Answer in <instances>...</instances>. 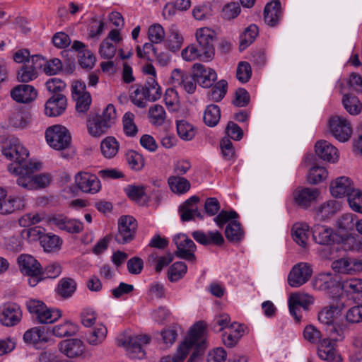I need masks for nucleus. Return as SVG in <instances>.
Here are the masks:
<instances>
[{
    "mask_svg": "<svg viewBox=\"0 0 362 362\" xmlns=\"http://www.w3.org/2000/svg\"><path fill=\"white\" fill-rule=\"evenodd\" d=\"M313 286L317 290L337 294L341 290L340 277L330 273L320 274L313 281Z\"/></svg>",
    "mask_w": 362,
    "mask_h": 362,
    "instance_id": "obj_12",
    "label": "nucleus"
},
{
    "mask_svg": "<svg viewBox=\"0 0 362 362\" xmlns=\"http://www.w3.org/2000/svg\"><path fill=\"white\" fill-rule=\"evenodd\" d=\"M347 322L356 324L362 322V305L349 308L345 315Z\"/></svg>",
    "mask_w": 362,
    "mask_h": 362,
    "instance_id": "obj_64",
    "label": "nucleus"
},
{
    "mask_svg": "<svg viewBox=\"0 0 362 362\" xmlns=\"http://www.w3.org/2000/svg\"><path fill=\"white\" fill-rule=\"evenodd\" d=\"M87 128L92 136L100 137L106 134L110 127L103 122L99 115H97L88 120Z\"/></svg>",
    "mask_w": 362,
    "mask_h": 362,
    "instance_id": "obj_35",
    "label": "nucleus"
},
{
    "mask_svg": "<svg viewBox=\"0 0 362 362\" xmlns=\"http://www.w3.org/2000/svg\"><path fill=\"white\" fill-rule=\"evenodd\" d=\"M182 57L184 60L187 62L196 59H200L205 62L211 60L209 57H205L202 54V52H200V48L194 44L189 45L182 51Z\"/></svg>",
    "mask_w": 362,
    "mask_h": 362,
    "instance_id": "obj_49",
    "label": "nucleus"
},
{
    "mask_svg": "<svg viewBox=\"0 0 362 362\" xmlns=\"http://www.w3.org/2000/svg\"><path fill=\"white\" fill-rule=\"evenodd\" d=\"M76 288V281L71 278L62 279L57 286V293L64 298L71 297Z\"/></svg>",
    "mask_w": 362,
    "mask_h": 362,
    "instance_id": "obj_48",
    "label": "nucleus"
},
{
    "mask_svg": "<svg viewBox=\"0 0 362 362\" xmlns=\"http://www.w3.org/2000/svg\"><path fill=\"white\" fill-rule=\"evenodd\" d=\"M315 241L320 245H331L341 241V237L331 228L325 226H315L313 230Z\"/></svg>",
    "mask_w": 362,
    "mask_h": 362,
    "instance_id": "obj_22",
    "label": "nucleus"
},
{
    "mask_svg": "<svg viewBox=\"0 0 362 362\" xmlns=\"http://www.w3.org/2000/svg\"><path fill=\"white\" fill-rule=\"evenodd\" d=\"M44 214L40 213H28L18 219V223L21 227H29L40 223L44 218Z\"/></svg>",
    "mask_w": 362,
    "mask_h": 362,
    "instance_id": "obj_60",
    "label": "nucleus"
},
{
    "mask_svg": "<svg viewBox=\"0 0 362 362\" xmlns=\"http://www.w3.org/2000/svg\"><path fill=\"white\" fill-rule=\"evenodd\" d=\"M165 33L161 25L155 23L151 25L148 30V37L151 42L160 43L164 40Z\"/></svg>",
    "mask_w": 362,
    "mask_h": 362,
    "instance_id": "obj_58",
    "label": "nucleus"
},
{
    "mask_svg": "<svg viewBox=\"0 0 362 362\" xmlns=\"http://www.w3.org/2000/svg\"><path fill=\"white\" fill-rule=\"evenodd\" d=\"M134 119V115L130 112H126L122 117L123 130L128 136H134L138 132Z\"/></svg>",
    "mask_w": 362,
    "mask_h": 362,
    "instance_id": "obj_56",
    "label": "nucleus"
},
{
    "mask_svg": "<svg viewBox=\"0 0 362 362\" xmlns=\"http://www.w3.org/2000/svg\"><path fill=\"white\" fill-rule=\"evenodd\" d=\"M330 192L334 197L340 198L345 195L349 197L350 193L355 189L351 180L345 176L339 177L330 184Z\"/></svg>",
    "mask_w": 362,
    "mask_h": 362,
    "instance_id": "obj_28",
    "label": "nucleus"
},
{
    "mask_svg": "<svg viewBox=\"0 0 362 362\" xmlns=\"http://www.w3.org/2000/svg\"><path fill=\"white\" fill-rule=\"evenodd\" d=\"M23 340L28 344L36 346L47 342L48 337L44 328L34 327L25 331L23 334Z\"/></svg>",
    "mask_w": 362,
    "mask_h": 362,
    "instance_id": "obj_33",
    "label": "nucleus"
},
{
    "mask_svg": "<svg viewBox=\"0 0 362 362\" xmlns=\"http://www.w3.org/2000/svg\"><path fill=\"white\" fill-rule=\"evenodd\" d=\"M171 81L175 87L181 88L189 94H192L196 90L197 83L194 73L175 69L172 71Z\"/></svg>",
    "mask_w": 362,
    "mask_h": 362,
    "instance_id": "obj_14",
    "label": "nucleus"
},
{
    "mask_svg": "<svg viewBox=\"0 0 362 362\" xmlns=\"http://www.w3.org/2000/svg\"><path fill=\"white\" fill-rule=\"evenodd\" d=\"M342 103L346 110L352 115H358L362 110V105L356 97L344 95Z\"/></svg>",
    "mask_w": 362,
    "mask_h": 362,
    "instance_id": "obj_54",
    "label": "nucleus"
},
{
    "mask_svg": "<svg viewBox=\"0 0 362 362\" xmlns=\"http://www.w3.org/2000/svg\"><path fill=\"white\" fill-rule=\"evenodd\" d=\"M168 184L171 191L177 194H182L190 189L189 182L181 176L173 175L168 180Z\"/></svg>",
    "mask_w": 362,
    "mask_h": 362,
    "instance_id": "obj_39",
    "label": "nucleus"
},
{
    "mask_svg": "<svg viewBox=\"0 0 362 362\" xmlns=\"http://www.w3.org/2000/svg\"><path fill=\"white\" fill-rule=\"evenodd\" d=\"M205 334L206 324L203 321L196 322L191 327L185 341L179 346L176 356H164L160 362H182L192 347L202 348L206 339Z\"/></svg>",
    "mask_w": 362,
    "mask_h": 362,
    "instance_id": "obj_1",
    "label": "nucleus"
},
{
    "mask_svg": "<svg viewBox=\"0 0 362 362\" xmlns=\"http://www.w3.org/2000/svg\"><path fill=\"white\" fill-rule=\"evenodd\" d=\"M173 241L177 247V250L175 252L176 257L189 262H194L196 261L194 252L197 246L186 234L179 233L175 235Z\"/></svg>",
    "mask_w": 362,
    "mask_h": 362,
    "instance_id": "obj_8",
    "label": "nucleus"
},
{
    "mask_svg": "<svg viewBox=\"0 0 362 362\" xmlns=\"http://www.w3.org/2000/svg\"><path fill=\"white\" fill-rule=\"evenodd\" d=\"M62 317V311L59 309L49 308L46 305L37 321L40 324H51Z\"/></svg>",
    "mask_w": 362,
    "mask_h": 362,
    "instance_id": "obj_52",
    "label": "nucleus"
},
{
    "mask_svg": "<svg viewBox=\"0 0 362 362\" xmlns=\"http://www.w3.org/2000/svg\"><path fill=\"white\" fill-rule=\"evenodd\" d=\"M282 11L279 0H273L268 3L264 9V22L271 27H275L279 24L281 18Z\"/></svg>",
    "mask_w": 362,
    "mask_h": 362,
    "instance_id": "obj_30",
    "label": "nucleus"
},
{
    "mask_svg": "<svg viewBox=\"0 0 362 362\" xmlns=\"http://www.w3.org/2000/svg\"><path fill=\"white\" fill-rule=\"evenodd\" d=\"M18 263L21 272L25 275L41 274L40 263L31 255L23 254L18 257Z\"/></svg>",
    "mask_w": 362,
    "mask_h": 362,
    "instance_id": "obj_32",
    "label": "nucleus"
},
{
    "mask_svg": "<svg viewBox=\"0 0 362 362\" xmlns=\"http://www.w3.org/2000/svg\"><path fill=\"white\" fill-rule=\"evenodd\" d=\"M40 168V163H28L24 166L8 165V170L10 173L18 175L17 184L27 189H35V181H33V173Z\"/></svg>",
    "mask_w": 362,
    "mask_h": 362,
    "instance_id": "obj_6",
    "label": "nucleus"
},
{
    "mask_svg": "<svg viewBox=\"0 0 362 362\" xmlns=\"http://www.w3.org/2000/svg\"><path fill=\"white\" fill-rule=\"evenodd\" d=\"M51 225L69 233H79L83 230L81 221L70 218L64 214H55L49 218Z\"/></svg>",
    "mask_w": 362,
    "mask_h": 362,
    "instance_id": "obj_17",
    "label": "nucleus"
},
{
    "mask_svg": "<svg viewBox=\"0 0 362 362\" xmlns=\"http://www.w3.org/2000/svg\"><path fill=\"white\" fill-rule=\"evenodd\" d=\"M40 243L45 251L52 252L58 249L61 246L62 241L59 236L47 233L42 235Z\"/></svg>",
    "mask_w": 362,
    "mask_h": 362,
    "instance_id": "obj_53",
    "label": "nucleus"
},
{
    "mask_svg": "<svg viewBox=\"0 0 362 362\" xmlns=\"http://www.w3.org/2000/svg\"><path fill=\"white\" fill-rule=\"evenodd\" d=\"M327 171L325 168L314 166L310 168L308 175V182L310 184L316 185L325 180L327 177Z\"/></svg>",
    "mask_w": 362,
    "mask_h": 362,
    "instance_id": "obj_57",
    "label": "nucleus"
},
{
    "mask_svg": "<svg viewBox=\"0 0 362 362\" xmlns=\"http://www.w3.org/2000/svg\"><path fill=\"white\" fill-rule=\"evenodd\" d=\"M293 240L302 247H305L308 240V226L303 223H295L291 229Z\"/></svg>",
    "mask_w": 362,
    "mask_h": 362,
    "instance_id": "obj_37",
    "label": "nucleus"
},
{
    "mask_svg": "<svg viewBox=\"0 0 362 362\" xmlns=\"http://www.w3.org/2000/svg\"><path fill=\"white\" fill-rule=\"evenodd\" d=\"M192 69L196 83H198L203 88L211 87L217 79L216 71L213 69L206 67L202 64H194L192 66Z\"/></svg>",
    "mask_w": 362,
    "mask_h": 362,
    "instance_id": "obj_20",
    "label": "nucleus"
},
{
    "mask_svg": "<svg viewBox=\"0 0 362 362\" xmlns=\"http://www.w3.org/2000/svg\"><path fill=\"white\" fill-rule=\"evenodd\" d=\"M199 202V197L194 195L187 199L180 207L179 213L182 221H189L197 217L203 218V215L199 211L197 204Z\"/></svg>",
    "mask_w": 362,
    "mask_h": 362,
    "instance_id": "obj_24",
    "label": "nucleus"
},
{
    "mask_svg": "<svg viewBox=\"0 0 362 362\" xmlns=\"http://www.w3.org/2000/svg\"><path fill=\"white\" fill-rule=\"evenodd\" d=\"M288 300L293 304L297 305L299 308L302 307L305 310H307L313 303V298L308 294L294 293L291 295Z\"/></svg>",
    "mask_w": 362,
    "mask_h": 362,
    "instance_id": "obj_62",
    "label": "nucleus"
},
{
    "mask_svg": "<svg viewBox=\"0 0 362 362\" xmlns=\"http://www.w3.org/2000/svg\"><path fill=\"white\" fill-rule=\"evenodd\" d=\"M137 228L136 219L131 216H122L118 220V231L115 236L119 244H127L135 236Z\"/></svg>",
    "mask_w": 362,
    "mask_h": 362,
    "instance_id": "obj_7",
    "label": "nucleus"
},
{
    "mask_svg": "<svg viewBox=\"0 0 362 362\" xmlns=\"http://www.w3.org/2000/svg\"><path fill=\"white\" fill-rule=\"evenodd\" d=\"M20 307L16 303H7L0 307V322L6 327L17 325L21 320Z\"/></svg>",
    "mask_w": 362,
    "mask_h": 362,
    "instance_id": "obj_19",
    "label": "nucleus"
},
{
    "mask_svg": "<svg viewBox=\"0 0 362 362\" xmlns=\"http://www.w3.org/2000/svg\"><path fill=\"white\" fill-rule=\"evenodd\" d=\"M340 208L341 204L338 201L329 200L317 207L316 214L320 219L325 220L334 215Z\"/></svg>",
    "mask_w": 362,
    "mask_h": 362,
    "instance_id": "obj_36",
    "label": "nucleus"
},
{
    "mask_svg": "<svg viewBox=\"0 0 362 362\" xmlns=\"http://www.w3.org/2000/svg\"><path fill=\"white\" fill-rule=\"evenodd\" d=\"M2 152L7 158L13 161L10 165L19 166L28 165L26 163L29 156L28 151L18 139L12 138L7 141Z\"/></svg>",
    "mask_w": 362,
    "mask_h": 362,
    "instance_id": "obj_5",
    "label": "nucleus"
},
{
    "mask_svg": "<svg viewBox=\"0 0 362 362\" xmlns=\"http://www.w3.org/2000/svg\"><path fill=\"white\" fill-rule=\"evenodd\" d=\"M11 96L17 103H28L36 99L37 91L31 85L20 84L11 90Z\"/></svg>",
    "mask_w": 362,
    "mask_h": 362,
    "instance_id": "obj_25",
    "label": "nucleus"
},
{
    "mask_svg": "<svg viewBox=\"0 0 362 362\" xmlns=\"http://www.w3.org/2000/svg\"><path fill=\"white\" fill-rule=\"evenodd\" d=\"M316 154L323 160L335 163L339 159L337 148L325 140L318 141L315 146Z\"/></svg>",
    "mask_w": 362,
    "mask_h": 362,
    "instance_id": "obj_29",
    "label": "nucleus"
},
{
    "mask_svg": "<svg viewBox=\"0 0 362 362\" xmlns=\"http://www.w3.org/2000/svg\"><path fill=\"white\" fill-rule=\"evenodd\" d=\"M349 206L356 212L362 214V192L355 189L347 199Z\"/></svg>",
    "mask_w": 362,
    "mask_h": 362,
    "instance_id": "obj_61",
    "label": "nucleus"
},
{
    "mask_svg": "<svg viewBox=\"0 0 362 362\" xmlns=\"http://www.w3.org/2000/svg\"><path fill=\"white\" fill-rule=\"evenodd\" d=\"M195 36L200 52L205 57H209L211 60L215 53L216 33L211 28L204 27L197 29Z\"/></svg>",
    "mask_w": 362,
    "mask_h": 362,
    "instance_id": "obj_9",
    "label": "nucleus"
},
{
    "mask_svg": "<svg viewBox=\"0 0 362 362\" xmlns=\"http://www.w3.org/2000/svg\"><path fill=\"white\" fill-rule=\"evenodd\" d=\"M183 43V37L175 25H172L169 30V35L165 41L167 47L172 52L178 51Z\"/></svg>",
    "mask_w": 362,
    "mask_h": 362,
    "instance_id": "obj_41",
    "label": "nucleus"
},
{
    "mask_svg": "<svg viewBox=\"0 0 362 362\" xmlns=\"http://www.w3.org/2000/svg\"><path fill=\"white\" fill-rule=\"evenodd\" d=\"M192 236L197 243L204 245L213 244L220 246L224 243L222 234L218 230L208 231L207 233L197 230L192 233Z\"/></svg>",
    "mask_w": 362,
    "mask_h": 362,
    "instance_id": "obj_31",
    "label": "nucleus"
},
{
    "mask_svg": "<svg viewBox=\"0 0 362 362\" xmlns=\"http://www.w3.org/2000/svg\"><path fill=\"white\" fill-rule=\"evenodd\" d=\"M313 270L310 266L300 262L293 267L288 276V283L291 287H299L305 284L311 277Z\"/></svg>",
    "mask_w": 362,
    "mask_h": 362,
    "instance_id": "obj_15",
    "label": "nucleus"
},
{
    "mask_svg": "<svg viewBox=\"0 0 362 362\" xmlns=\"http://www.w3.org/2000/svg\"><path fill=\"white\" fill-rule=\"evenodd\" d=\"M67 100L62 93L54 94L45 103V112L49 117H57L64 112Z\"/></svg>",
    "mask_w": 362,
    "mask_h": 362,
    "instance_id": "obj_23",
    "label": "nucleus"
},
{
    "mask_svg": "<svg viewBox=\"0 0 362 362\" xmlns=\"http://www.w3.org/2000/svg\"><path fill=\"white\" fill-rule=\"evenodd\" d=\"M75 181L78 187L86 193L95 194L100 189L98 177L88 173H78L76 175Z\"/></svg>",
    "mask_w": 362,
    "mask_h": 362,
    "instance_id": "obj_21",
    "label": "nucleus"
},
{
    "mask_svg": "<svg viewBox=\"0 0 362 362\" xmlns=\"http://www.w3.org/2000/svg\"><path fill=\"white\" fill-rule=\"evenodd\" d=\"M259 33L258 27L255 24L249 25L240 36L239 49L240 51L245 49L255 40Z\"/></svg>",
    "mask_w": 362,
    "mask_h": 362,
    "instance_id": "obj_47",
    "label": "nucleus"
},
{
    "mask_svg": "<svg viewBox=\"0 0 362 362\" xmlns=\"http://www.w3.org/2000/svg\"><path fill=\"white\" fill-rule=\"evenodd\" d=\"M225 235L227 240L230 242L236 243L243 238V231L240 223L237 221L230 222L226 228Z\"/></svg>",
    "mask_w": 362,
    "mask_h": 362,
    "instance_id": "obj_44",
    "label": "nucleus"
},
{
    "mask_svg": "<svg viewBox=\"0 0 362 362\" xmlns=\"http://www.w3.org/2000/svg\"><path fill=\"white\" fill-rule=\"evenodd\" d=\"M177 132L180 138L185 141H191L196 135L194 127L185 120L177 122Z\"/></svg>",
    "mask_w": 362,
    "mask_h": 362,
    "instance_id": "obj_43",
    "label": "nucleus"
},
{
    "mask_svg": "<svg viewBox=\"0 0 362 362\" xmlns=\"http://www.w3.org/2000/svg\"><path fill=\"white\" fill-rule=\"evenodd\" d=\"M320 196V191L317 188L297 187L293 192L295 204L300 208L307 209L316 202Z\"/></svg>",
    "mask_w": 362,
    "mask_h": 362,
    "instance_id": "obj_13",
    "label": "nucleus"
},
{
    "mask_svg": "<svg viewBox=\"0 0 362 362\" xmlns=\"http://www.w3.org/2000/svg\"><path fill=\"white\" fill-rule=\"evenodd\" d=\"M86 89L85 83L81 81H75L71 87V95L76 102V110L80 113L86 112L91 104L90 94Z\"/></svg>",
    "mask_w": 362,
    "mask_h": 362,
    "instance_id": "obj_11",
    "label": "nucleus"
},
{
    "mask_svg": "<svg viewBox=\"0 0 362 362\" xmlns=\"http://www.w3.org/2000/svg\"><path fill=\"white\" fill-rule=\"evenodd\" d=\"M221 110L216 105H209L204 113V122L209 127H215L219 122Z\"/></svg>",
    "mask_w": 362,
    "mask_h": 362,
    "instance_id": "obj_45",
    "label": "nucleus"
},
{
    "mask_svg": "<svg viewBox=\"0 0 362 362\" xmlns=\"http://www.w3.org/2000/svg\"><path fill=\"white\" fill-rule=\"evenodd\" d=\"M341 315V310L334 305L324 308L318 314V320L327 326V332L329 337L334 341L344 338V330L334 323Z\"/></svg>",
    "mask_w": 362,
    "mask_h": 362,
    "instance_id": "obj_3",
    "label": "nucleus"
},
{
    "mask_svg": "<svg viewBox=\"0 0 362 362\" xmlns=\"http://www.w3.org/2000/svg\"><path fill=\"white\" fill-rule=\"evenodd\" d=\"M150 122L153 124L162 125L165 120V111L160 105H154L148 110Z\"/></svg>",
    "mask_w": 362,
    "mask_h": 362,
    "instance_id": "obj_55",
    "label": "nucleus"
},
{
    "mask_svg": "<svg viewBox=\"0 0 362 362\" xmlns=\"http://www.w3.org/2000/svg\"><path fill=\"white\" fill-rule=\"evenodd\" d=\"M62 317V311L59 309L49 308L46 305L37 321L40 324H51Z\"/></svg>",
    "mask_w": 362,
    "mask_h": 362,
    "instance_id": "obj_51",
    "label": "nucleus"
},
{
    "mask_svg": "<svg viewBox=\"0 0 362 362\" xmlns=\"http://www.w3.org/2000/svg\"><path fill=\"white\" fill-rule=\"evenodd\" d=\"M329 129L332 135L340 142L349 141L352 134V128L349 122L337 115L329 119Z\"/></svg>",
    "mask_w": 362,
    "mask_h": 362,
    "instance_id": "obj_10",
    "label": "nucleus"
},
{
    "mask_svg": "<svg viewBox=\"0 0 362 362\" xmlns=\"http://www.w3.org/2000/svg\"><path fill=\"white\" fill-rule=\"evenodd\" d=\"M44 58L41 55L31 56V63L25 64L18 71L17 78L19 82L28 83L37 78V69L42 67Z\"/></svg>",
    "mask_w": 362,
    "mask_h": 362,
    "instance_id": "obj_16",
    "label": "nucleus"
},
{
    "mask_svg": "<svg viewBox=\"0 0 362 362\" xmlns=\"http://www.w3.org/2000/svg\"><path fill=\"white\" fill-rule=\"evenodd\" d=\"M119 148V143L113 136H107L100 143V150L106 158L115 157Z\"/></svg>",
    "mask_w": 362,
    "mask_h": 362,
    "instance_id": "obj_38",
    "label": "nucleus"
},
{
    "mask_svg": "<svg viewBox=\"0 0 362 362\" xmlns=\"http://www.w3.org/2000/svg\"><path fill=\"white\" fill-rule=\"evenodd\" d=\"M21 206V200L12 196L6 197L0 201V214L8 215L19 209Z\"/></svg>",
    "mask_w": 362,
    "mask_h": 362,
    "instance_id": "obj_42",
    "label": "nucleus"
},
{
    "mask_svg": "<svg viewBox=\"0 0 362 362\" xmlns=\"http://www.w3.org/2000/svg\"><path fill=\"white\" fill-rule=\"evenodd\" d=\"M151 337L146 334H132L124 332L118 336L117 345L124 347L129 357L141 359L144 357L143 346L148 344Z\"/></svg>",
    "mask_w": 362,
    "mask_h": 362,
    "instance_id": "obj_2",
    "label": "nucleus"
},
{
    "mask_svg": "<svg viewBox=\"0 0 362 362\" xmlns=\"http://www.w3.org/2000/svg\"><path fill=\"white\" fill-rule=\"evenodd\" d=\"M252 76V69L247 62H241L238 64L236 76L241 83H247Z\"/></svg>",
    "mask_w": 362,
    "mask_h": 362,
    "instance_id": "obj_63",
    "label": "nucleus"
},
{
    "mask_svg": "<svg viewBox=\"0 0 362 362\" xmlns=\"http://www.w3.org/2000/svg\"><path fill=\"white\" fill-rule=\"evenodd\" d=\"M228 83L226 80L218 81L211 90V98L214 102L221 101L227 93Z\"/></svg>",
    "mask_w": 362,
    "mask_h": 362,
    "instance_id": "obj_59",
    "label": "nucleus"
},
{
    "mask_svg": "<svg viewBox=\"0 0 362 362\" xmlns=\"http://www.w3.org/2000/svg\"><path fill=\"white\" fill-rule=\"evenodd\" d=\"M129 167L134 171L141 170L145 165L143 156L134 150H129L125 155Z\"/></svg>",
    "mask_w": 362,
    "mask_h": 362,
    "instance_id": "obj_46",
    "label": "nucleus"
},
{
    "mask_svg": "<svg viewBox=\"0 0 362 362\" xmlns=\"http://www.w3.org/2000/svg\"><path fill=\"white\" fill-rule=\"evenodd\" d=\"M47 144L56 150L67 149L71 146V137L68 129L62 125L49 127L45 132Z\"/></svg>",
    "mask_w": 362,
    "mask_h": 362,
    "instance_id": "obj_4",
    "label": "nucleus"
},
{
    "mask_svg": "<svg viewBox=\"0 0 362 362\" xmlns=\"http://www.w3.org/2000/svg\"><path fill=\"white\" fill-rule=\"evenodd\" d=\"M317 354L322 360L327 362H341L342 361L334 347V344L329 338H325L319 343Z\"/></svg>",
    "mask_w": 362,
    "mask_h": 362,
    "instance_id": "obj_26",
    "label": "nucleus"
},
{
    "mask_svg": "<svg viewBox=\"0 0 362 362\" xmlns=\"http://www.w3.org/2000/svg\"><path fill=\"white\" fill-rule=\"evenodd\" d=\"M107 334V329L106 327L102 324L98 325L86 334V342L93 346H99L105 340Z\"/></svg>",
    "mask_w": 362,
    "mask_h": 362,
    "instance_id": "obj_34",
    "label": "nucleus"
},
{
    "mask_svg": "<svg viewBox=\"0 0 362 362\" xmlns=\"http://www.w3.org/2000/svg\"><path fill=\"white\" fill-rule=\"evenodd\" d=\"M332 268L337 273L354 274L362 272V257L361 258L343 257L334 261Z\"/></svg>",
    "mask_w": 362,
    "mask_h": 362,
    "instance_id": "obj_18",
    "label": "nucleus"
},
{
    "mask_svg": "<svg viewBox=\"0 0 362 362\" xmlns=\"http://www.w3.org/2000/svg\"><path fill=\"white\" fill-rule=\"evenodd\" d=\"M187 267L183 262H176L173 264L168 272V278L171 282L181 279L187 273Z\"/></svg>",
    "mask_w": 362,
    "mask_h": 362,
    "instance_id": "obj_50",
    "label": "nucleus"
},
{
    "mask_svg": "<svg viewBox=\"0 0 362 362\" xmlns=\"http://www.w3.org/2000/svg\"><path fill=\"white\" fill-rule=\"evenodd\" d=\"M76 325L69 320L58 324L52 329L53 335L59 338L71 337L76 334Z\"/></svg>",
    "mask_w": 362,
    "mask_h": 362,
    "instance_id": "obj_40",
    "label": "nucleus"
},
{
    "mask_svg": "<svg viewBox=\"0 0 362 362\" xmlns=\"http://www.w3.org/2000/svg\"><path fill=\"white\" fill-rule=\"evenodd\" d=\"M59 351L69 358L82 355L85 351L83 342L77 338L63 340L58 344Z\"/></svg>",
    "mask_w": 362,
    "mask_h": 362,
    "instance_id": "obj_27",
    "label": "nucleus"
}]
</instances>
